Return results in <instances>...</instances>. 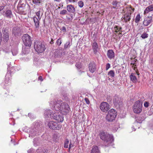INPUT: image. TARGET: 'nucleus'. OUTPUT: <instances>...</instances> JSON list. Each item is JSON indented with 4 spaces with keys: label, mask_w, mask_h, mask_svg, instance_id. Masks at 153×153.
<instances>
[{
    "label": "nucleus",
    "mask_w": 153,
    "mask_h": 153,
    "mask_svg": "<svg viewBox=\"0 0 153 153\" xmlns=\"http://www.w3.org/2000/svg\"><path fill=\"white\" fill-rule=\"evenodd\" d=\"M50 104L51 106L52 105V107L53 110L59 111L63 114L66 115L69 112L70 109L69 105L61 100L56 101L55 99H53Z\"/></svg>",
    "instance_id": "f257e3e1"
},
{
    "label": "nucleus",
    "mask_w": 153,
    "mask_h": 153,
    "mask_svg": "<svg viewBox=\"0 0 153 153\" xmlns=\"http://www.w3.org/2000/svg\"><path fill=\"white\" fill-rule=\"evenodd\" d=\"M100 138L107 143L106 146H108L113 141V137L112 134H110L106 132L102 131L99 134Z\"/></svg>",
    "instance_id": "f03ea898"
},
{
    "label": "nucleus",
    "mask_w": 153,
    "mask_h": 153,
    "mask_svg": "<svg viewBox=\"0 0 153 153\" xmlns=\"http://www.w3.org/2000/svg\"><path fill=\"white\" fill-rule=\"evenodd\" d=\"M143 100L140 99L135 102L133 106V111L134 113L139 114L142 111L143 101Z\"/></svg>",
    "instance_id": "7ed1b4c3"
},
{
    "label": "nucleus",
    "mask_w": 153,
    "mask_h": 153,
    "mask_svg": "<svg viewBox=\"0 0 153 153\" xmlns=\"http://www.w3.org/2000/svg\"><path fill=\"white\" fill-rule=\"evenodd\" d=\"M34 48L38 53H42L45 50V44L41 42H36L34 43Z\"/></svg>",
    "instance_id": "20e7f679"
},
{
    "label": "nucleus",
    "mask_w": 153,
    "mask_h": 153,
    "mask_svg": "<svg viewBox=\"0 0 153 153\" xmlns=\"http://www.w3.org/2000/svg\"><path fill=\"white\" fill-rule=\"evenodd\" d=\"M117 115L116 111L113 109H111L108 111L106 116V120L108 121L111 122L115 119Z\"/></svg>",
    "instance_id": "39448f33"
},
{
    "label": "nucleus",
    "mask_w": 153,
    "mask_h": 153,
    "mask_svg": "<svg viewBox=\"0 0 153 153\" xmlns=\"http://www.w3.org/2000/svg\"><path fill=\"white\" fill-rule=\"evenodd\" d=\"M34 128L31 129L30 131L29 137H33L36 135L37 131L38 130L40 126V124L38 122H35L33 123Z\"/></svg>",
    "instance_id": "423d86ee"
},
{
    "label": "nucleus",
    "mask_w": 153,
    "mask_h": 153,
    "mask_svg": "<svg viewBox=\"0 0 153 153\" xmlns=\"http://www.w3.org/2000/svg\"><path fill=\"white\" fill-rule=\"evenodd\" d=\"M22 38L24 43L26 46H30L31 45L32 40L31 37L28 34H24Z\"/></svg>",
    "instance_id": "0eeeda50"
},
{
    "label": "nucleus",
    "mask_w": 153,
    "mask_h": 153,
    "mask_svg": "<svg viewBox=\"0 0 153 153\" xmlns=\"http://www.w3.org/2000/svg\"><path fill=\"white\" fill-rule=\"evenodd\" d=\"M50 118L55 120L58 122H62L63 121V117L61 115H59L58 113L56 112L53 113L52 111L51 114H50Z\"/></svg>",
    "instance_id": "6e6552de"
},
{
    "label": "nucleus",
    "mask_w": 153,
    "mask_h": 153,
    "mask_svg": "<svg viewBox=\"0 0 153 153\" xmlns=\"http://www.w3.org/2000/svg\"><path fill=\"white\" fill-rule=\"evenodd\" d=\"M49 127L52 129L59 130L62 127V125L60 124H58L56 122L51 121L48 123Z\"/></svg>",
    "instance_id": "1a4fd4ad"
},
{
    "label": "nucleus",
    "mask_w": 153,
    "mask_h": 153,
    "mask_svg": "<svg viewBox=\"0 0 153 153\" xmlns=\"http://www.w3.org/2000/svg\"><path fill=\"white\" fill-rule=\"evenodd\" d=\"M100 110L103 112H106L110 109V105L109 104L106 102H102L100 106Z\"/></svg>",
    "instance_id": "9d476101"
},
{
    "label": "nucleus",
    "mask_w": 153,
    "mask_h": 153,
    "mask_svg": "<svg viewBox=\"0 0 153 153\" xmlns=\"http://www.w3.org/2000/svg\"><path fill=\"white\" fill-rule=\"evenodd\" d=\"M131 10H128L127 12L125 13L122 17L124 21L126 22H129L131 19Z\"/></svg>",
    "instance_id": "9b49d317"
},
{
    "label": "nucleus",
    "mask_w": 153,
    "mask_h": 153,
    "mask_svg": "<svg viewBox=\"0 0 153 153\" xmlns=\"http://www.w3.org/2000/svg\"><path fill=\"white\" fill-rule=\"evenodd\" d=\"M114 104L116 106H120L122 105V100L117 95L114 96L113 100Z\"/></svg>",
    "instance_id": "f8f14e48"
},
{
    "label": "nucleus",
    "mask_w": 153,
    "mask_h": 153,
    "mask_svg": "<svg viewBox=\"0 0 153 153\" xmlns=\"http://www.w3.org/2000/svg\"><path fill=\"white\" fill-rule=\"evenodd\" d=\"M96 63L93 62H91L89 64V70L91 73L94 72L96 70Z\"/></svg>",
    "instance_id": "ddd939ff"
},
{
    "label": "nucleus",
    "mask_w": 153,
    "mask_h": 153,
    "mask_svg": "<svg viewBox=\"0 0 153 153\" xmlns=\"http://www.w3.org/2000/svg\"><path fill=\"white\" fill-rule=\"evenodd\" d=\"M3 15L9 19L11 18L13 16L12 11L10 10H7L3 12Z\"/></svg>",
    "instance_id": "4468645a"
},
{
    "label": "nucleus",
    "mask_w": 153,
    "mask_h": 153,
    "mask_svg": "<svg viewBox=\"0 0 153 153\" xmlns=\"http://www.w3.org/2000/svg\"><path fill=\"white\" fill-rule=\"evenodd\" d=\"M91 45L94 53L96 54L99 50L98 45L96 42H94Z\"/></svg>",
    "instance_id": "2eb2a0df"
},
{
    "label": "nucleus",
    "mask_w": 153,
    "mask_h": 153,
    "mask_svg": "<svg viewBox=\"0 0 153 153\" xmlns=\"http://www.w3.org/2000/svg\"><path fill=\"white\" fill-rule=\"evenodd\" d=\"M21 30L20 28L18 27H14L12 30V33L14 36H18L20 34Z\"/></svg>",
    "instance_id": "dca6fc26"
},
{
    "label": "nucleus",
    "mask_w": 153,
    "mask_h": 153,
    "mask_svg": "<svg viewBox=\"0 0 153 153\" xmlns=\"http://www.w3.org/2000/svg\"><path fill=\"white\" fill-rule=\"evenodd\" d=\"M152 20V17L150 16L146 18L143 21V24L145 26L148 25Z\"/></svg>",
    "instance_id": "f3484780"
},
{
    "label": "nucleus",
    "mask_w": 153,
    "mask_h": 153,
    "mask_svg": "<svg viewBox=\"0 0 153 153\" xmlns=\"http://www.w3.org/2000/svg\"><path fill=\"white\" fill-rule=\"evenodd\" d=\"M4 34L3 38L6 42H7L9 39V33L7 29H5L4 30H3Z\"/></svg>",
    "instance_id": "a211bd4d"
},
{
    "label": "nucleus",
    "mask_w": 153,
    "mask_h": 153,
    "mask_svg": "<svg viewBox=\"0 0 153 153\" xmlns=\"http://www.w3.org/2000/svg\"><path fill=\"white\" fill-rule=\"evenodd\" d=\"M107 56L110 59H113L115 56L114 53L112 50H109L107 51Z\"/></svg>",
    "instance_id": "6ab92c4d"
},
{
    "label": "nucleus",
    "mask_w": 153,
    "mask_h": 153,
    "mask_svg": "<svg viewBox=\"0 0 153 153\" xmlns=\"http://www.w3.org/2000/svg\"><path fill=\"white\" fill-rule=\"evenodd\" d=\"M67 9L68 12L72 13H74L76 10L74 6L71 4L67 5Z\"/></svg>",
    "instance_id": "aec40b11"
},
{
    "label": "nucleus",
    "mask_w": 153,
    "mask_h": 153,
    "mask_svg": "<svg viewBox=\"0 0 153 153\" xmlns=\"http://www.w3.org/2000/svg\"><path fill=\"white\" fill-rule=\"evenodd\" d=\"M135 73H131L130 76V78L131 80L134 83H136L137 81V79L135 75Z\"/></svg>",
    "instance_id": "412c9836"
},
{
    "label": "nucleus",
    "mask_w": 153,
    "mask_h": 153,
    "mask_svg": "<svg viewBox=\"0 0 153 153\" xmlns=\"http://www.w3.org/2000/svg\"><path fill=\"white\" fill-rule=\"evenodd\" d=\"M40 19L38 18L37 17H34L33 21L35 23V25L36 28H38L39 27V21Z\"/></svg>",
    "instance_id": "4be33fe9"
},
{
    "label": "nucleus",
    "mask_w": 153,
    "mask_h": 153,
    "mask_svg": "<svg viewBox=\"0 0 153 153\" xmlns=\"http://www.w3.org/2000/svg\"><path fill=\"white\" fill-rule=\"evenodd\" d=\"M152 11H153V4H152L146 8L144 13H147L149 12Z\"/></svg>",
    "instance_id": "5701e85b"
},
{
    "label": "nucleus",
    "mask_w": 153,
    "mask_h": 153,
    "mask_svg": "<svg viewBox=\"0 0 153 153\" xmlns=\"http://www.w3.org/2000/svg\"><path fill=\"white\" fill-rule=\"evenodd\" d=\"M91 153H100L98 147L97 146H93Z\"/></svg>",
    "instance_id": "b1692460"
},
{
    "label": "nucleus",
    "mask_w": 153,
    "mask_h": 153,
    "mask_svg": "<svg viewBox=\"0 0 153 153\" xmlns=\"http://www.w3.org/2000/svg\"><path fill=\"white\" fill-rule=\"evenodd\" d=\"M52 111L49 110H46L44 113V116L46 118H50V114H51Z\"/></svg>",
    "instance_id": "393cba45"
},
{
    "label": "nucleus",
    "mask_w": 153,
    "mask_h": 153,
    "mask_svg": "<svg viewBox=\"0 0 153 153\" xmlns=\"http://www.w3.org/2000/svg\"><path fill=\"white\" fill-rule=\"evenodd\" d=\"M122 29V28L121 27H120L117 26H115L114 27V30L116 33H117L120 31Z\"/></svg>",
    "instance_id": "a878e982"
},
{
    "label": "nucleus",
    "mask_w": 153,
    "mask_h": 153,
    "mask_svg": "<svg viewBox=\"0 0 153 153\" xmlns=\"http://www.w3.org/2000/svg\"><path fill=\"white\" fill-rule=\"evenodd\" d=\"M108 75L111 77H114L115 75V73L114 71L110 70L108 72Z\"/></svg>",
    "instance_id": "bb28decb"
},
{
    "label": "nucleus",
    "mask_w": 153,
    "mask_h": 153,
    "mask_svg": "<svg viewBox=\"0 0 153 153\" xmlns=\"http://www.w3.org/2000/svg\"><path fill=\"white\" fill-rule=\"evenodd\" d=\"M69 143V141L68 139H66L64 142V147L65 148H67L68 147V144Z\"/></svg>",
    "instance_id": "cd10ccee"
},
{
    "label": "nucleus",
    "mask_w": 153,
    "mask_h": 153,
    "mask_svg": "<svg viewBox=\"0 0 153 153\" xmlns=\"http://www.w3.org/2000/svg\"><path fill=\"white\" fill-rule=\"evenodd\" d=\"M141 19V17L140 14H138L136 16L135 19V22L136 23H138Z\"/></svg>",
    "instance_id": "c85d7f7f"
},
{
    "label": "nucleus",
    "mask_w": 153,
    "mask_h": 153,
    "mask_svg": "<svg viewBox=\"0 0 153 153\" xmlns=\"http://www.w3.org/2000/svg\"><path fill=\"white\" fill-rule=\"evenodd\" d=\"M148 34L146 33H143L141 36V37L143 39L147 38L148 37Z\"/></svg>",
    "instance_id": "c756f323"
},
{
    "label": "nucleus",
    "mask_w": 153,
    "mask_h": 153,
    "mask_svg": "<svg viewBox=\"0 0 153 153\" xmlns=\"http://www.w3.org/2000/svg\"><path fill=\"white\" fill-rule=\"evenodd\" d=\"M60 14L62 15H65L68 14V12L66 10H63L60 12Z\"/></svg>",
    "instance_id": "7c9ffc66"
},
{
    "label": "nucleus",
    "mask_w": 153,
    "mask_h": 153,
    "mask_svg": "<svg viewBox=\"0 0 153 153\" xmlns=\"http://www.w3.org/2000/svg\"><path fill=\"white\" fill-rule=\"evenodd\" d=\"M70 46V42L69 41H68L64 45V48L65 49H66L68 48H69Z\"/></svg>",
    "instance_id": "2f4dec72"
},
{
    "label": "nucleus",
    "mask_w": 153,
    "mask_h": 153,
    "mask_svg": "<svg viewBox=\"0 0 153 153\" xmlns=\"http://www.w3.org/2000/svg\"><path fill=\"white\" fill-rule=\"evenodd\" d=\"M78 5L80 7H82L84 5V3L82 1H80L78 2Z\"/></svg>",
    "instance_id": "473e14b6"
},
{
    "label": "nucleus",
    "mask_w": 153,
    "mask_h": 153,
    "mask_svg": "<svg viewBox=\"0 0 153 153\" xmlns=\"http://www.w3.org/2000/svg\"><path fill=\"white\" fill-rule=\"evenodd\" d=\"M137 61V59L134 60H133L132 61L131 63V66L132 68H133L134 67V65L136 64V62Z\"/></svg>",
    "instance_id": "72a5a7b5"
},
{
    "label": "nucleus",
    "mask_w": 153,
    "mask_h": 153,
    "mask_svg": "<svg viewBox=\"0 0 153 153\" xmlns=\"http://www.w3.org/2000/svg\"><path fill=\"white\" fill-rule=\"evenodd\" d=\"M62 42L61 39L59 38L57 40L56 43L58 46H60Z\"/></svg>",
    "instance_id": "f704fd0d"
},
{
    "label": "nucleus",
    "mask_w": 153,
    "mask_h": 153,
    "mask_svg": "<svg viewBox=\"0 0 153 153\" xmlns=\"http://www.w3.org/2000/svg\"><path fill=\"white\" fill-rule=\"evenodd\" d=\"M76 66L77 68L79 69L81 68L82 66L81 64L79 62L77 63L76 64Z\"/></svg>",
    "instance_id": "c9c22d12"
},
{
    "label": "nucleus",
    "mask_w": 153,
    "mask_h": 153,
    "mask_svg": "<svg viewBox=\"0 0 153 153\" xmlns=\"http://www.w3.org/2000/svg\"><path fill=\"white\" fill-rule=\"evenodd\" d=\"M149 103L147 101H145L144 104V106L146 108H147L149 106Z\"/></svg>",
    "instance_id": "e433bc0d"
},
{
    "label": "nucleus",
    "mask_w": 153,
    "mask_h": 153,
    "mask_svg": "<svg viewBox=\"0 0 153 153\" xmlns=\"http://www.w3.org/2000/svg\"><path fill=\"white\" fill-rule=\"evenodd\" d=\"M112 4L113 6V7L114 8H115L117 6V2L116 1H113Z\"/></svg>",
    "instance_id": "4c0bfd02"
},
{
    "label": "nucleus",
    "mask_w": 153,
    "mask_h": 153,
    "mask_svg": "<svg viewBox=\"0 0 153 153\" xmlns=\"http://www.w3.org/2000/svg\"><path fill=\"white\" fill-rule=\"evenodd\" d=\"M40 11H38V12H37L36 13V14L37 16L38 17V18H39V19H41V17L40 16Z\"/></svg>",
    "instance_id": "58836bf2"
},
{
    "label": "nucleus",
    "mask_w": 153,
    "mask_h": 153,
    "mask_svg": "<svg viewBox=\"0 0 153 153\" xmlns=\"http://www.w3.org/2000/svg\"><path fill=\"white\" fill-rule=\"evenodd\" d=\"M110 64L108 63H107L106 65L105 69L106 70H107L110 67Z\"/></svg>",
    "instance_id": "ea45409f"
},
{
    "label": "nucleus",
    "mask_w": 153,
    "mask_h": 153,
    "mask_svg": "<svg viewBox=\"0 0 153 153\" xmlns=\"http://www.w3.org/2000/svg\"><path fill=\"white\" fill-rule=\"evenodd\" d=\"M25 51H26V52H24L25 50H23V53H24L25 54H26L27 53H29V49L28 48H26L25 49Z\"/></svg>",
    "instance_id": "a19ab883"
},
{
    "label": "nucleus",
    "mask_w": 153,
    "mask_h": 153,
    "mask_svg": "<svg viewBox=\"0 0 153 153\" xmlns=\"http://www.w3.org/2000/svg\"><path fill=\"white\" fill-rule=\"evenodd\" d=\"M33 2L35 4H37L40 3L39 0H33Z\"/></svg>",
    "instance_id": "79ce46f5"
},
{
    "label": "nucleus",
    "mask_w": 153,
    "mask_h": 153,
    "mask_svg": "<svg viewBox=\"0 0 153 153\" xmlns=\"http://www.w3.org/2000/svg\"><path fill=\"white\" fill-rule=\"evenodd\" d=\"M85 101L86 103L87 104H89L90 103V101L88 98H85Z\"/></svg>",
    "instance_id": "37998d69"
},
{
    "label": "nucleus",
    "mask_w": 153,
    "mask_h": 153,
    "mask_svg": "<svg viewBox=\"0 0 153 153\" xmlns=\"http://www.w3.org/2000/svg\"><path fill=\"white\" fill-rule=\"evenodd\" d=\"M73 144L71 143V142H70L69 145V149H71V148L73 147Z\"/></svg>",
    "instance_id": "c03bdc74"
},
{
    "label": "nucleus",
    "mask_w": 153,
    "mask_h": 153,
    "mask_svg": "<svg viewBox=\"0 0 153 153\" xmlns=\"http://www.w3.org/2000/svg\"><path fill=\"white\" fill-rule=\"evenodd\" d=\"M57 136L56 135H54V136H53V140L55 141H57V140H56V139H57Z\"/></svg>",
    "instance_id": "a18cd8bd"
},
{
    "label": "nucleus",
    "mask_w": 153,
    "mask_h": 153,
    "mask_svg": "<svg viewBox=\"0 0 153 153\" xmlns=\"http://www.w3.org/2000/svg\"><path fill=\"white\" fill-rule=\"evenodd\" d=\"M61 30L63 31L64 32H66V29L65 27L63 26L62 27V28L61 29Z\"/></svg>",
    "instance_id": "49530a36"
},
{
    "label": "nucleus",
    "mask_w": 153,
    "mask_h": 153,
    "mask_svg": "<svg viewBox=\"0 0 153 153\" xmlns=\"http://www.w3.org/2000/svg\"><path fill=\"white\" fill-rule=\"evenodd\" d=\"M12 54L13 56H15V55H16L17 53H18V51H16L14 53L13 52V51L12 50Z\"/></svg>",
    "instance_id": "de8ad7c7"
},
{
    "label": "nucleus",
    "mask_w": 153,
    "mask_h": 153,
    "mask_svg": "<svg viewBox=\"0 0 153 153\" xmlns=\"http://www.w3.org/2000/svg\"><path fill=\"white\" fill-rule=\"evenodd\" d=\"M38 79L39 80H40L41 81H42L43 80L42 77L41 76H40L39 77Z\"/></svg>",
    "instance_id": "09e8293b"
},
{
    "label": "nucleus",
    "mask_w": 153,
    "mask_h": 153,
    "mask_svg": "<svg viewBox=\"0 0 153 153\" xmlns=\"http://www.w3.org/2000/svg\"><path fill=\"white\" fill-rule=\"evenodd\" d=\"M53 39H51V41L50 42V43L51 44H53V43H54V42H53Z\"/></svg>",
    "instance_id": "8fccbe9b"
},
{
    "label": "nucleus",
    "mask_w": 153,
    "mask_h": 153,
    "mask_svg": "<svg viewBox=\"0 0 153 153\" xmlns=\"http://www.w3.org/2000/svg\"><path fill=\"white\" fill-rule=\"evenodd\" d=\"M4 8V6H0V11L1 10H3Z\"/></svg>",
    "instance_id": "3c124183"
},
{
    "label": "nucleus",
    "mask_w": 153,
    "mask_h": 153,
    "mask_svg": "<svg viewBox=\"0 0 153 153\" xmlns=\"http://www.w3.org/2000/svg\"><path fill=\"white\" fill-rule=\"evenodd\" d=\"M70 2H75L74 0H68Z\"/></svg>",
    "instance_id": "603ef678"
},
{
    "label": "nucleus",
    "mask_w": 153,
    "mask_h": 153,
    "mask_svg": "<svg viewBox=\"0 0 153 153\" xmlns=\"http://www.w3.org/2000/svg\"><path fill=\"white\" fill-rule=\"evenodd\" d=\"M59 50H58V49H56V50H55V53H57L58 52H59Z\"/></svg>",
    "instance_id": "864d4df0"
},
{
    "label": "nucleus",
    "mask_w": 153,
    "mask_h": 153,
    "mask_svg": "<svg viewBox=\"0 0 153 153\" xmlns=\"http://www.w3.org/2000/svg\"><path fill=\"white\" fill-rule=\"evenodd\" d=\"M132 128L133 130L134 131H135V129L134 128V126H132Z\"/></svg>",
    "instance_id": "5fc2aeb1"
},
{
    "label": "nucleus",
    "mask_w": 153,
    "mask_h": 153,
    "mask_svg": "<svg viewBox=\"0 0 153 153\" xmlns=\"http://www.w3.org/2000/svg\"><path fill=\"white\" fill-rule=\"evenodd\" d=\"M143 26H141L140 27L139 29L141 30L143 29Z\"/></svg>",
    "instance_id": "6e6d98bb"
},
{
    "label": "nucleus",
    "mask_w": 153,
    "mask_h": 153,
    "mask_svg": "<svg viewBox=\"0 0 153 153\" xmlns=\"http://www.w3.org/2000/svg\"><path fill=\"white\" fill-rule=\"evenodd\" d=\"M118 128H117V129L116 128H114V131H116L117 130V129Z\"/></svg>",
    "instance_id": "4d7b16f0"
},
{
    "label": "nucleus",
    "mask_w": 153,
    "mask_h": 153,
    "mask_svg": "<svg viewBox=\"0 0 153 153\" xmlns=\"http://www.w3.org/2000/svg\"><path fill=\"white\" fill-rule=\"evenodd\" d=\"M54 1H55L57 2H59L61 0H54Z\"/></svg>",
    "instance_id": "13d9d810"
},
{
    "label": "nucleus",
    "mask_w": 153,
    "mask_h": 153,
    "mask_svg": "<svg viewBox=\"0 0 153 153\" xmlns=\"http://www.w3.org/2000/svg\"><path fill=\"white\" fill-rule=\"evenodd\" d=\"M136 65L135 64L134 65V70L135 69V68H136Z\"/></svg>",
    "instance_id": "bf43d9fd"
},
{
    "label": "nucleus",
    "mask_w": 153,
    "mask_h": 153,
    "mask_svg": "<svg viewBox=\"0 0 153 153\" xmlns=\"http://www.w3.org/2000/svg\"><path fill=\"white\" fill-rule=\"evenodd\" d=\"M31 114L30 113H29L28 114V115L29 117H30V115Z\"/></svg>",
    "instance_id": "052dcab7"
},
{
    "label": "nucleus",
    "mask_w": 153,
    "mask_h": 153,
    "mask_svg": "<svg viewBox=\"0 0 153 153\" xmlns=\"http://www.w3.org/2000/svg\"><path fill=\"white\" fill-rule=\"evenodd\" d=\"M136 73L138 75H139V74L138 73V72H136Z\"/></svg>",
    "instance_id": "680f3d73"
},
{
    "label": "nucleus",
    "mask_w": 153,
    "mask_h": 153,
    "mask_svg": "<svg viewBox=\"0 0 153 153\" xmlns=\"http://www.w3.org/2000/svg\"><path fill=\"white\" fill-rule=\"evenodd\" d=\"M120 34H122V32H120L119 33Z\"/></svg>",
    "instance_id": "e2e57ef3"
},
{
    "label": "nucleus",
    "mask_w": 153,
    "mask_h": 153,
    "mask_svg": "<svg viewBox=\"0 0 153 153\" xmlns=\"http://www.w3.org/2000/svg\"><path fill=\"white\" fill-rule=\"evenodd\" d=\"M132 9V10H133V11L134 10V8H133V9Z\"/></svg>",
    "instance_id": "0e129e2a"
},
{
    "label": "nucleus",
    "mask_w": 153,
    "mask_h": 153,
    "mask_svg": "<svg viewBox=\"0 0 153 153\" xmlns=\"http://www.w3.org/2000/svg\"><path fill=\"white\" fill-rule=\"evenodd\" d=\"M1 25L0 24V28H1Z\"/></svg>",
    "instance_id": "69168bd1"
},
{
    "label": "nucleus",
    "mask_w": 153,
    "mask_h": 153,
    "mask_svg": "<svg viewBox=\"0 0 153 153\" xmlns=\"http://www.w3.org/2000/svg\"><path fill=\"white\" fill-rule=\"evenodd\" d=\"M7 81H7L6 80L5 81V82L6 83Z\"/></svg>",
    "instance_id": "338daca9"
}]
</instances>
